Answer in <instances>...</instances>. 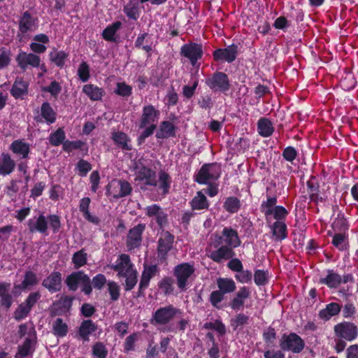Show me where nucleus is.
<instances>
[{
	"label": "nucleus",
	"mask_w": 358,
	"mask_h": 358,
	"mask_svg": "<svg viewBox=\"0 0 358 358\" xmlns=\"http://www.w3.org/2000/svg\"><path fill=\"white\" fill-rule=\"evenodd\" d=\"M41 114L45 122L48 124H52L56 121L57 113L48 101L42 103L41 107Z\"/></svg>",
	"instance_id": "obj_43"
},
{
	"label": "nucleus",
	"mask_w": 358,
	"mask_h": 358,
	"mask_svg": "<svg viewBox=\"0 0 358 358\" xmlns=\"http://www.w3.org/2000/svg\"><path fill=\"white\" fill-rule=\"evenodd\" d=\"M257 129L259 135L264 138L271 136L275 131L271 120L265 117L259 119L257 123Z\"/></svg>",
	"instance_id": "obj_31"
},
{
	"label": "nucleus",
	"mask_w": 358,
	"mask_h": 358,
	"mask_svg": "<svg viewBox=\"0 0 358 358\" xmlns=\"http://www.w3.org/2000/svg\"><path fill=\"white\" fill-rule=\"evenodd\" d=\"M224 294H223L219 289L213 291L209 297V301L210 304L215 308L220 309L222 307L220 306V303L224 299Z\"/></svg>",
	"instance_id": "obj_62"
},
{
	"label": "nucleus",
	"mask_w": 358,
	"mask_h": 358,
	"mask_svg": "<svg viewBox=\"0 0 358 358\" xmlns=\"http://www.w3.org/2000/svg\"><path fill=\"white\" fill-rule=\"evenodd\" d=\"M159 272L160 268L158 265L143 264L138 291L136 294V298L145 297V290L148 288L150 280L159 275Z\"/></svg>",
	"instance_id": "obj_7"
},
{
	"label": "nucleus",
	"mask_w": 358,
	"mask_h": 358,
	"mask_svg": "<svg viewBox=\"0 0 358 358\" xmlns=\"http://www.w3.org/2000/svg\"><path fill=\"white\" fill-rule=\"evenodd\" d=\"M251 291L248 287H240L238 290L235 292L234 296L230 299L229 306L233 310H239L244 307L245 302L250 299Z\"/></svg>",
	"instance_id": "obj_20"
},
{
	"label": "nucleus",
	"mask_w": 358,
	"mask_h": 358,
	"mask_svg": "<svg viewBox=\"0 0 358 358\" xmlns=\"http://www.w3.org/2000/svg\"><path fill=\"white\" fill-rule=\"evenodd\" d=\"M218 289L223 294H230L236 289V285L232 278H219L217 280Z\"/></svg>",
	"instance_id": "obj_41"
},
{
	"label": "nucleus",
	"mask_w": 358,
	"mask_h": 358,
	"mask_svg": "<svg viewBox=\"0 0 358 358\" xmlns=\"http://www.w3.org/2000/svg\"><path fill=\"white\" fill-rule=\"evenodd\" d=\"M222 234L226 245H229L234 249L241 245V241L236 230L231 227H224Z\"/></svg>",
	"instance_id": "obj_28"
},
{
	"label": "nucleus",
	"mask_w": 358,
	"mask_h": 358,
	"mask_svg": "<svg viewBox=\"0 0 358 358\" xmlns=\"http://www.w3.org/2000/svg\"><path fill=\"white\" fill-rule=\"evenodd\" d=\"M189 205L192 210H202L208 209L210 203L203 191H198L189 201Z\"/></svg>",
	"instance_id": "obj_34"
},
{
	"label": "nucleus",
	"mask_w": 358,
	"mask_h": 358,
	"mask_svg": "<svg viewBox=\"0 0 358 358\" xmlns=\"http://www.w3.org/2000/svg\"><path fill=\"white\" fill-rule=\"evenodd\" d=\"M41 297L39 292H31L24 301L20 303L15 310L14 318L17 321L24 319Z\"/></svg>",
	"instance_id": "obj_12"
},
{
	"label": "nucleus",
	"mask_w": 358,
	"mask_h": 358,
	"mask_svg": "<svg viewBox=\"0 0 358 358\" xmlns=\"http://www.w3.org/2000/svg\"><path fill=\"white\" fill-rule=\"evenodd\" d=\"M222 173L221 166L217 163H206L194 176V181L199 185L208 184L210 180H217Z\"/></svg>",
	"instance_id": "obj_6"
},
{
	"label": "nucleus",
	"mask_w": 358,
	"mask_h": 358,
	"mask_svg": "<svg viewBox=\"0 0 358 358\" xmlns=\"http://www.w3.org/2000/svg\"><path fill=\"white\" fill-rule=\"evenodd\" d=\"M118 185L120 186V192L117 194H115V199H119L129 196L132 192V187L131 184L126 180H119Z\"/></svg>",
	"instance_id": "obj_54"
},
{
	"label": "nucleus",
	"mask_w": 358,
	"mask_h": 358,
	"mask_svg": "<svg viewBox=\"0 0 358 358\" xmlns=\"http://www.w3.org/2000/svg\"><path fill=\"white\" fill-rule=\"evenodd\" d=\"M173 279L169 276H165L158 282V287L165 296H168L173 292Z\"/></svg>",
	"instance_id": "obj_53"
},
{
	"label": "nucleus",
	"mask_w": 358,
	"mask_h": 358,
	"mask_svg": "<svg viewBox=\"0 0 358 358\" xmlns=\"http://www.w3.org/2000/svg\"><path fill=\"white\" fill-rule=\"evenodd\" d=\"M342 306L336 302H331L326 305L325 308L320 310L318 317L323 321H329L333 317L337 316L341 311Z\"/></svg>",
	"instance_id": "obj_27"
},
{
	"label": "nucleus",
	"mask_w": 358,
	"mask_h": 358,
	"mask_svg": "<svg viewBox=\"0 0 358 358\" xmlns=\"http://www.w3.org/2000/svg\"><path fill=\"white\" fill-rule=\"evenodd\" d=\"M91 199L89 197H84L80 200L79 210L83 213L84 218L93 224H99V219L96 216H92L89 211V207Z\"/></svg>",
	"instance_id": "obj_39"
},
{
	"label": "nucleus",
	"mask_w": 358,
	"mask_h": 358,
	"mask_svg": "<svg viewBox=\"0 0 358 358\" xmlns=\"http://www.w3.org/2000/svg\"><path fill=\"white\" fill-rule=\"evenodd\" d=\"M68 325L63 322L62 318H57L52 324V331L55 336L57 337L63 338L66 336L68 333Z\"/></svg>",
	"instance_id": "obj_50"
},
{
	"label": "nucleus",
	"mask_w": 358,
	"mask_h": 358,
	"mask_svg": "<svg viewBox=\"0 0 358 358\" xmlns=\"http://www.w3.org/2000/svg\"><path fill=\"white\" fill-rule=\"evenodd\" d=\"M320 284L327 285L329 289H336L341 284V275L335 273L334 270H327V275L320 278Z\"/></svg>",
	"instance_id": "obj_33"
},
{
	"label": "nucleus",
	"mask_w": 358,
	"mask_h": 358,
	"mask_svg": "<svg viewBox=\"0 0 358 358\" xmlns=\"http://www.w3.org/2000/svg\"><path fill=\"white\" fill-rule=\"evenodd\" d=\"M10 150L14 154L20 156L22 159H26L30 152V145L23 140H15L11 143Z\"/></svg>",
	"instance_id": "obj_32"
},
{
	"label": "nucleus",
	"mask_w": 358,
	"mask_h": 358,
	"mask_svg": "<svg viewBox=\"0 0 358 358\" xmlns=\"http://www.w3.org/2000/svg\"><path fill=\"white\" fill-rule=\"evenodd\" d=\"M85 145V143L80 140H66L63 143L62 148L64 152L70 153L73 150L82 149Z\"/></svg>",
	"instance_id": "obj_60"
},
{
	"label": "nucleus",
	"mask_w": 358,
	"mask_h": 358,
	"mask_svg": "<svg viewBox=\"0 0 358 358\" xmlns=\"http://www.w3.org/2000/svg\"><path fill=\"white\" fill-rule=\"evenodd\" d=\"M233 249L229 245H222L217 250L211 252L210 258L217 263H220L223 259H230L236 255Z\"/></svg>",
	"instance_id": "obj_25"
},
{
	"label": "nucleus",
	"mask_w": 358,
	"mask_h": 358,
	"mask_svg": "<svg viewBox=\"0 0 358 358\" xmlns=\"http://www.w3.org/2000/svg\"><path fill=\"white\" fill-rule=\"evenodd\" d=\"M176 136V127L170 121H162L155 134L157 139L174 138Z\"/></svg>",
	"instance_id": "obj_26"
},
{
	"label": "nucleus",
	"mask_w": 358,
	"mask_h": 358,
	"mask_svg": "<svg viewBox=\"0 0 358 358\" xmlns=\"http://www.w3.org/2000/svg\"><path fill=\"white\" fill-rule=\"evenodd\" d=\"M349 234L345 233H335L332 236V245L340 251L347 250L348 247Z\"/></svg>",
	"instance_id": "obj_44"
},
{
	"label": "nucleus",
	"mask_w": 358,
	"mask_h": 358,
	"mask_svg": "<svg viewBox=\"0 0 358 358\" xmlns=\"http://www.w3.org/2000/svg\"><path fill=\"white\" fill-rule=\"evenodd\" d=\"M275 241H280L287 237V227L284 221H275L271 227Z\"/></svg>",
	"instance_id": "obj_37"
},
{
	"label": "nucleus",
	"mask_w": 358,
	"mask_h": 358,
	"mask_svg": "<svg viewBox=\"0 0 358 358\" xmlns=\"http://www.w3.org/2000/svg\"><path fill=\"white\" fill-rule=\"evenodd\" d=\"M241 207V202L236 196H228L226 198L224 203V209L230 214H234L238 212Z\"/></svg>",
	"instance_id": "obj_47"
},
{
	"label": "nucleus",
	"mask_w": 358,
	"mask_h": 358,
	"mask_svg": "<svg viewBox=\"0 0 358 358\" xmlns=\"http://www.w3.org/2000/svg\"><path fill=\"white\" fill-rule=\"evenodd\" d=\"M238 46L232 43L224 48H217L213 52V57L215 62L233 63L237 58Z\"/></svg>",
	"instance_id": "obj_16"
},
{
	"label": "nucleus",
	"mask_w": 358,
	"mask_h": 358,
	"mask_svg": "<svg viewBox=\"0 0 358 358\" xmlns=\"http://www.w3.org/2000/svg\"><path fill=\"white\" fill-rule=\"evenodd\" d=\"M92 355L94 358H106L108 350L102 342H96L92 345Z\"/></svg>",
	"instance_id": "obj_59"
},
{
	"label": "nucleus",
	"mask_w": 358,
	"mask_h": 358,
	"mask_svg": "<svg viewBox=\"0 0 358 358\" xmlns=\"http://www.w3.org/2000/svg\"><path fill=\"white\" fill-rule=\"evenodd\" d=\"M180 55L187 58L194 66L203 57V45L194 42L185 43L180 48Z\"/></svg>",
	"instance_id": "obj_15"
},
{
	"label": "nucleus",
	"mask_w": 358,
	"mask_h": 358,
	"mask_svg": "<svg viewBox=\"0 0 358 358\" xmlns=\"http://www.w3.org/2000/svg\"><path fill=\"white\" fill-rule=\"evenodd\" d=\"M29 83L22 77L17 76L10 90V93L15 99L24 100L29 94Z\"/></svg>",
	"instance_id": "obj_21"
},
{
	"label": "nucleus",
	"mask_w": 358,
	"mask_h": 358,
	"mask_svg": "<svg viewBox=\"0 0 358 358\" xmlns=\"http://www.w3.org/2000/svg\"><path fill=\"white\" fill-rule=\"evenodd\" d=\"M145 129L141 133V134L137 138V144L138 145H141L145 143V141L147 138L152 136L157 129L156 124H148Z\"/></svg>",
	"instance_id": "obj_63"
},
{
	"label": "nucleus",
	"mask_w": 358,
	"mask_h": 358,
	"mask_svg": "<svg viewBox=\"0 0 358 358\" xmlns=\"http://www.w3.org/2000/svg\"><path fill=\"white\" fill-rule=\"evenodd\" d=\"M119 263L112 264L110 267L117 271L119 277L125 278L124 290L129 292L132 290L138 282V273L134 268L131 262L130 257L127 254H121L118 256Z\"/></svg>",
	"instance_id": "obj_2"
},
{
	"label": "nucleus",
	"mask_w": 358,
	"mask_h": 358,
	"mask_svg": "<svg viewBox=\"0 0 358 358\" xmlns=\"http://www.w3.org/2000/svg\"><path fill=\"white\" fill-rule=\"evenodd\" d=\"M111 139L118 148L124 151H131L133 149L130 137L124 132L117 131L111 134Z\"/></svg>",
	"instance_id": "obj_23"
},
{
	"label": "nucleus",
	"mask_w": 358,
	"mask_h": 358,
	"mask_svg": "<svg viewBox=\"0 0 358 358\" xmlns=\"http://www.w3.org/2000/svg\"><path fill=\"white\" fill-rule=\"evenodd\" d=\"M288 210L282 206H276L272 209L268 213V217L271 215L273 216V218L276 221H284L288 215Z\"/></svg>",
	"instance_id": "obj_56"
},
{
	"label": "nucleus",
	"mask_w": 358,
	"mask_h": 358,
	"mask_svg": "<svg viewBox=\"0 0 358 358\" xmlns=\"http://www.w3.org/2000/svg\"><path fill=\"white\" fill-rule=\"evenodd\" d=\"M38 280L36 274L31 271H27L25 272L24 279L20 284L14 285L15 292L17 291L25 290L31 287L35 286L38 284Z\"/></svg>",
	"instance_id": "obj_30"
},
{
	"label": "nucleus",
	"mask_w": 358,
	"mask_h": 358,
	"mask_svg": "<svg viewBox=\"0 0 358 358\" xmlns=\"http://www.w3.org/2000/svg\"><path fill=\"white\" fill-rule=\"evenodd\" d=\"M174 236L166 231L162 234L157 242V258L161 263L167 260L168 254L173 248Z\"/></svg>",
	"instance_id": "obj_14"
},
{
	"label": "nucleus",
	"mask_w": 358,
	"mask_h": 358,
	"mask_svg": "<svg viewBox=\"0 0 358 358\" xmlns=\"http://www.w3.org/2000/svg\"><path fill=\"white\" fill-rule=\"evenodd\" d=\"M123 12L128 17V18L137 20L140 15V10L138 8V3L130 1L123 8Z\"/></svg>",
	"instance_id": "obj_49"
},
{
	"label": "nucleus",
	"mask_w": 358,
	"mask_h": 358,
	"mask_svg": "<svg viewBox=\"0 0 358 358\" xmlns=\"http://www.w3.org/2000/svg\"><path fill=\"white\" fill-rule=\"evenodd\" d=\"M335 335L346 341H353L358 336V327L353 322L343 321L334 327Z\"/></svg>",
	"instance_id": "obj_11"
},
{
	"label": "nucleus",
	"mask_w": 358,
	"mask_h": 358,
	"mask_svg": "<svg viewBox=\"0 0 358 358\" xmlns=\"http://www.w3.org/2000/svg\"><path fill=\"white\" fill-rule=\"evenodd\" d=\"M172 182V179L171 176L166 172L165 171L161 170L158 173V180H157V188L159 191L162 192V194L163 196H166L169 194L171 185Z\"/></svg>",
	"instance_id": "obj_35"
},
{
	"label": "nucleus",
	"mask_w": 358,
	"mask_h": 358,
	"mask_svg": "<svg viewBox=\"0 0 358 358\" xmlns=\"http://www.w3.org/2000/svg\"><path fill=\"white\" fill-rule=\"evenodd\" d=\"M114 92L118 96L127 98L132 94V87L124 82L117 83Z\"/></svg>",
	"instance_id": "obj_58"
},
{
	"label": "nucleus",
	"mask_w": 358,
	"mask_h": 358,
	"mask_svg": "<svg viewBox=\"0 0 358 358\" xmlns=\"http://www.w3.org/2000/svg\"><path fill=\"white\" fill-rule=\"evenodd\" d=\"M83 92L90 100L96 101H101L105 95V90L102 87L93 84H87L83 86Z\"/></svg>",
	"instance_id": "obj_36"
},
{
	"label": "nucleus",
	"mask_w": 358,
	"mask_h": 358,
	"mask_svg": "<svg viewBox=\"0 0 358 358\" xmlns=\"http://www.w3.org/2000/svg\"><path fill=\"white\" fill-rule=\"evenodd\" d=\"M266 199L263 201L260 205V211L264 215L266 218L268 217L270 211L276 206L278 198L276 195L266 194Z\"/></svg>",
	"instance_id": "obj_46"
},
{
	"label": "nucleus",
	"mask_w": 358,
	"mask_h": 358,
	"mask_svg": "<svg viewBox=\"0 0 358 358\" xmlns=\"http://www.w3.org/2000/svg\"><path fill=\"white\" fill-rule=\"evenodd\" d=\"M305 346L304 340L294 332L282 334L279 339V347L284 352L299 354L304 350Z\"/></svg>",
	"instance_id": "obj_5"
},
{
	"label": "nucleus",
	"mask_w": 358,
	"mask_h": 358,
	"mask_svg": "<svg viewBox=\"0 0 358 358\" xmlns=\"http://www.w3.org/2000/svg\"><path fill=\"white\" fill-rule=\"evenodd\" d=\"M250 317L243 313H237L230 320V325L234 331H241L250 324Z\"/></svg>",
	"instance_id": "obj_40"
},
{
	"label": "nucleus",
	"mask_w": 358,
	"mask_h": 358,
	"mask_svg": "<svg viewBox=\"0 0 358 358\" xmlns=\"http://www.w3.org/2000/svg\"><path fill=\"white\" fill-rule=\"evenodd\" d=\"M298 155V152L296 148L293 146H287L282 150V158L293 164L294 161L296 159Z\"/></svg>",
	"instance_id": "obj_64"
},
{
	"label": "nucleus",
	"mask_w": 358,
	"mask_h": 358,
	"mask_svg": "<svg viewBox=\"0 0 358 358\" xmlns=\"http://www.w3.org/2000/svg\"><path fill=\"white\" fill-rule=\"evenodd\" d=\"M37 343L36 336L26 338L23 343L18 346L16 358H24L34 353Z\"/></svg>",
	"instance_id": "obj_24"
},
{
	"label": "nucleus",
	"mask_w": 358,
	"mask_h": 358,
	"mask_svg": "<svg viewBox=\"0 0 358 358\" xmlns=\"http://www.w3.org/2000/svg\"><path fill=\"white\" fill-rule=\"evenodd\" d=\"M50 294L59 292L62 288V275L59 271H54L43 279L41 283Z\"/></svg>",
	"instance_id": "obj_19"
},
{
	"label": "nucleus",
	"mask_w": 358,
	"mask_h": 358,
	"mask_svg": "<svg viewBox=\"0 0 358 358\" xmlns=\"http://www.w3.org/2000/svg\"><path fill=\"white\" fill-rule=\"evenodd\" d=\"M15 167V163L8 153H2L0 159V175L7 176L11 173Z\"/></svg>",
	"instance_id": "obj_38"
},
{
	"label": "nucleus",
	"mask_w": 358,
	"mask_h": 358,
	"mask_svg": "<svg viewBox=\"0 0 358 358\" xmlns=\"http://www.w3.org/2000/svg\"><path fill=\"white\" fill-rule=\"evenodd\" d=\"M331 228L335 233L348 234L349 224L348 220L344 217L343 214H338L337 217L335 218L331 224Z\"/></svg>",
	"instance_id": "obj_42"
},
{
	"label": "nucleus",
	"mask_w": 358,
	"mask_h": 358,
	"mask_svg": "<svg viewBox=\"0 0 358 358\" xmlns=\"http://www.w3.org/2000/svg\"><path fill=\"white\" fill-rule=\"evenodd\" d=\"M71 259L74 268L78 269L87 264V254L85 252V249H81L73 255Z\"/></svg>",
	"instance_id": "obj_51"
},
{
	"label": "nucleus",
	"mask_w": 358,
	"mask_h": 358,
	"mask_svg": "<svg viewBox=\"0 0 358 358\" xmlns=\"http://www.w3.org/2000/svg\"><path fill=\"white\" fill-rule=\"evenodd\" d=\"M27 227L31 233L39 232L45 234L48 230V220L43 214H41L36 221L29 219L27 222Z\"/></svg>",
	"instance_id": "obj_29"
},
{
	"label": "nucleus",
	"mask_w": 358,
	"mask_h": 358,
	"mask_svg": "<svg viewBox=\"0 0 358 358\" xmlns=\"http://www.w3.org/2000/svg\"><path fill=\"white\" fill-rule=\"evenodd\" d=\"M160 111L152 104L143 106L142 114L140 118L139 129H143L148 124H156L158 121Z\"/></svg>",
	"instance_id": "obj_18"
},
{
	"label": "nucleus",
	"mask_w": 358,
	"mask_h": 358,
	"mask_svg": "<svg viewBox=\"0 0 358 358\" xmlns=\"http://www.w3.org/2000/svg\"><path fill=\"white\" fill-rule=\"evenodd\" d=\"M98 329L97 324L92 320H84L81 322L76 334V338L83 342H88L90 336Z\"/></svg>",
	"instance_id": "obj_22"
},
{
	"label": "nucleus",
	"mask_w": 358,
	"mask_h": 358,
	"mask_svg": "<svg viewBox=\"0 0 358 358\" xmlns=\"http://www.w3.org/2000/svg\"><path fill=\"white\" fill-rule=\"evenodd\" d=\"M277 333L274 327L269 326L262 334V338L267 346H273L276 339Z\"/></svg>",
	"instance_id": "obj_57"
},
{
	"label": "nucleus",
	"mask_w": 358,
	"mask_h": 358,
	"mask_svg": "<svg viewBox=\"0 0 358 358\" xmlns=\"http://www.w3.org/2000/svg\"><path fill=\"white\" fill-rule=\"evenodd\" d=\"M64 283L69 292H75L79 287L81 292L86 296H90L92 293V286L90 276L83 271H73L69 274Z\"/></svg>",
	"instance_id": "obj_3"
},
{
	"label": "nucleus",
	"mask_w": 358,
	"mask_h": 358,
	"mask_svg": "<svg viewBox=\"0 0 358 358\" xmlns=\"http://www.w3.org/2000/svg\"><path fill=\"white\" fill-rule=\"evenodd\" d=\"M66 135L62 128H58L55 131L51 133L48 137V141L51 145L59 146L65 141Z\"/></svg>",
	"instance_id": "obj_52"
},
{
	"label": "nucleus",
	"mask_w": 358,
	"mask_h": 358,
	"mask_svg": "<svg viewBox=\"0 0 358 358\" xmlns=\"http://www.w3.org/2000/svg\"><path fill=\"white\" fill-rule=\"evenodd\" d=\"M19 68L25 71L29 66L38 68L41 66V57L34 53L20 50L15 57Z\"/></svg>",
	"instance_id": "obj_17"
},
{
	"label": "nucleus",
	"mask_w": 358,
	"mask_h": 358,
	"mask_svg": "<svg viewBox=\"0 0 358 358\" xmlns=\"http://www.w3.org/2000/svg\"><path fill=\"white\" fill-rule=\"evenodd\" d=\"M38 20L34 17L29 10L23 12L18 21L17 38L22 42L29 32L34 31L38 27Z\"/></svg>",
	"instance_id": "obj_9"
},
{
	"label": "nucleus",
	"mask_w": 358,
	"mask_h": 358,
	"mask_svg": "<svg viewBox=\"0 0 358 358\" xmlns=\"http://www.w3.org/2000/svg\"><path fill=\"white\" fill-rule=\"evenodd\" d=\"M145 228V224L139 223L129 230L126 240V247L128 251L138 249L141 246L143 234Z\"/></svg>",
	"instance_id": "obj_13"
},
{
	"label": "nucleus",
	"mask_w": 358,
	"mask_h": 358,
	"mask_svg": "<svg viewBox=\"0 0 358 358\" xmlns=\"http://www.w3.org/2000/svg\"><path fill=\"white\" fill-rule=\"evenodd\" d=\"M268 271L257 269L254 273V282L257 286H264L268 282Z\"/></svg>",
	"instance_id": "obj_55"
},
{
	"label": "nucleus",
	"mask_w": 358,
	"mask_h": 358,
	"mask_svg": "<svg viewBox=\"0 0 358 358\" xmlns=\"http://www.w3.org/2000/svg\"><path fill=\"white\" fill-rule=\"evenodd\" d=\"M195 268L188 262L176 265L173 268V275L177 280V286L180 290H186L189 278L194 274Z\"/></svg>",
	"instance_id": "obj_10"
},
{
	"label": "nucleus",
	"mask_w": 358,
	"mask_h": 358,
	"mask_svg": "<svg viewBox=\"0 0 358 358\" xmlns=\"http://www.w3.org/2000/svg\"><path fill=\"white\" fill-rule=\"evenodd\" d=\"M121 26L122 22L120 21H116L107 26L102 32L103 39L110 42H115V35Z\"/></svg>",
	"instance_id": "obj_48"
},
{
	"label": "nucleus",
	"mask_w": 358,
	"mask_h": 358,
	"mask_svg": "<svg viewBox=\"0 0 358 358\" xmlns=\"http://www.w3.org/2000/svg\"><path fill=\"white\" fill-rule=\"evenodd\" d=\"M206 85L213 92H226L231 87L229 76L224 72L215 71L205 80Z\"/></svg>",
	"instance_id": "obj_8"
},
{
	"label": "nucleus",
	"mask_w": 358,
	"mask_h": 358,
	"mask_svg": "<svg viewBox=\"0 0 358 358\" xmlns=\"http://www.w3.org/2000/svg\"><path fill=\"white\" fill-rule=\"evenodd\" d=\"M182 314L183 312L181 309L173 304H169L159 307L153 312L150 322L155 327L166 326Z\"/></svg>",
	"instance_id": "obj_4"
},
{
	"label": "nucleus",
	"mask_w": 358,
	"mask_h": 358,
	"mask_svg": "<svg viewBox=\"0 0 358 358\" xmlns=\"http://www.w3.org/2000/svg\"><path fill=\"white\" fill-rule=\"evenodd\" d=\"M77 74L82 82L85 83L88 81L90 77V69L89 64L86 62H82L80 64Z\"/></svg>",
	"instance_id": "obj_61"
},
{
	"label": "nucleus",
	"mask_w": 358,
	"mask_h": 358,
	"mask_svg": "<svg viewBox=\"0 0 358 358\" xmlns=\"http://www.w3.org/2000/svg\"><path fill=\"white\" fill-rule=\"evenodd\" d=\"M134 181L141 191L148 190V187H157V173L151 166L147 164V161L143 157L134 163Z\"/></svg>",
	"instance_id": "obj_1"
},
{
	"label": "nucleus",
	"mask_w": 358,
	"mask_h": 358,
	"mask_svg": "<svg viewBox=\"0 0 358 358\" xmlns=\"http://www.w3.org/2000/svg\"><path fill=\"white\" fill-rule=\"evenodd\" d=\"M69 54L64 50H54L49 54L50 61L57 67L62 69L65 65V62L68 59Z\"/></svg>",
	"instance_id": "obj_45"
}]
</instances>
